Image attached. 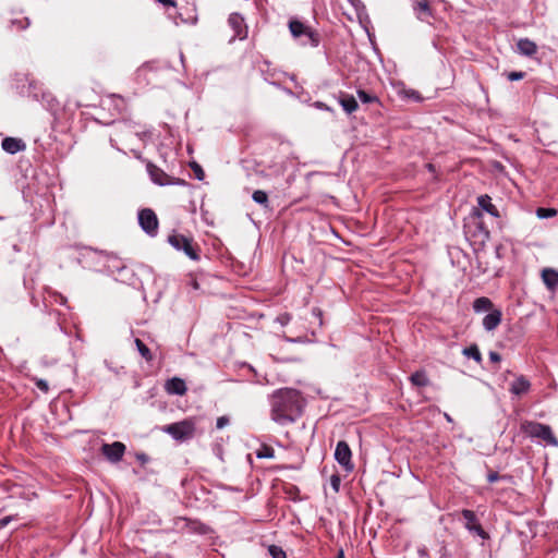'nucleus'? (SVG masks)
<instances>
[{
    "instance_id": "obj_1",
    "label": "nucleus",
    "mask_w": 558,
    "mask_h": 558,
    "mask_svg": "<svg viewBox=\"0 0 558 558\" xmlns=\"http://www.w3.org/2000/svg\"><path fill=\"white\" fill-rule=\"evenodd\" d=\"M305 400L293 388H280L270 396V417L279 425L296 422L303 413Z\"/></svg>"
},
{
    "instance_id": "obj_2",
    "label": "nucleus",
    "mask_w": 558,
    "mask_h": 558,
    "mask_svg": "<svg viewBox=\"0 0 558 558\" xmlns=\"http://www.w3.org/2000/svg\"><path fill=\"white\" fill-rule=\"evenodd\" d=\"M520 429L523 434L531 438H537L549 446H558V438L554 435L549 425L525 420L521 423Z\"/></svg>"
},
{
    "instance_id": "obj_3",
    "label": "nucleus",
    "mask_w": 558,
    "mask_h": 558,
    "mask_svg": "<svg viewBox=\"0 0 558 558\" xmlns=\"http://www.w3.org/2000/svg\"><path fill=\"white\" fill-rule=\"evenodd\" d=\"M168 243L177 251H182L192 260L201 259V246L192 236L173 231L168 235Z\"/></svg>"
},
{
    "instance_id": "obj_4",
    "label": "nucleus",
    "mask_w": 558,
    "mask_h": 558,
    "mask_svg": "<svg viewBox=\"0 0 558 558\" xmlns=\"http://www.w3.org/2000/svg\"><path fill=\"white\" fill-rule=\"evenodd\" d=\"M161 429L169 434L174 440L183 442L195 436L196 425L193 418H185L180 422L165 425Z\"/></svg>"
},
{
    "instance_id": "obj_5",
    "label": "nucleus",
    "mask_w": 558,
    "mask_h": 558,
    "mask_svg": "<svg viewBox=\"0 0 558 558\" xmlns=\"http://www.w3.org/2000/svg\"><path fill=\"white\" fill-rule=\"evenodd\" d=\"M289 28L294 38L301 39L302 45L317 47L320 43V36L318 32L305 25L299 20H291L289 22Z\"/></svg>"
},
{
    "instance_id": "obj_6",
    "label": "nucleus",
    "mask_w": 558,
    "mask_h": 558,
    "mask_svg": "<svg viewBox=\"0 0 558 558\" xmlns=\"http://www.w3.org/2000/svg\"><path fill=\"white\" fill-rule=\"evenodd\" d=\"M147 172L155 184L165 185H186V181L180 178H173L167 174L162 169L156 165L148 162Z\"/></svg>"
},
{
    "instance_id": "obj_7",
    "label": "nucleus",
    "mask_w": 558,
    "mask_h": 558,
    "mask_svg": "<svg viewBox=\"0 0 558 558\" xmlns=\"http://www.w3.org/2000/svg\"><path fill=\"white\" fill-rule=\"evenodd\" d=\"M138 225L142 230L150 236L158 233L159 220L155 211L150 208H143L138 211Z\"/></svg>"
},
{
    "instance_id": "obj_8",
    "label": "nucleus",
    "mask_w": 558,
    "mask_h": 558,
    "mask_svg": "<svg viewBox=\"0 0 558 558\" xmlns=\"http://www.w3.org/2000/svg\"><path fill=\"white\" fill-rule=\"evenodd\" d=\"M461 515L463 517L465 523L464 527L472 534L477 535L482 539H488L489 534L483 529L481 525L475 512L470 509H463L461 511Z\"/></svg>"
},
{
    "instance_id": "obj_9",
    "label": "nucleus",
    "mask_w": 558,
    "mask_h": 558,
    "mask_svg": "<svg viewBox=\"0 0 558 558\" xmlns=\"http://www.w3.org/2000/svg\"><path fill=\"white\" fill-rule=\"evenodd\" d=\"M335 459L345 471H353L352 451L347 441H338L335 450Z\"/></svg>"
},
{
    "instance_id": "obj_10",
    "label": "nucleus",
    "mask_w": 558,
    "mask_h": 558,
    "mask_svg": "<svg viewBox=\"0 0 558 558\" xmlns=\"http://www.w3.org/2000/svg\"><path fill=\"white\" fill-rule=\"evenodd\" d=\"M126 447L121 441L112 444H102L100 451L102 456L111 463H118L123 459Z\"/></svg>"
},
{
    "instance_id": "obj_11",
    "label": "nucleus",
    "mask_w": 558,
    "mask_h": 558,
    "mask_svg": "<svg viewBox=\"0 0 558 558\" xmlns=\"http://www.w3.org/2000/svg\"><path fill=\"white\" fill-rule=\"evenodd\" d=\"M413 10L416 17L422 22L429 23L435 17L434 10L430 7L429 0H420L413 4Z\"/></svg>"
},
{
    "instance_id": "obj_12",
    "label": "nucleus",
    "mask_w": 558,
    "mask_h": 558,
    "mask_svg": "<svg viewBox=\"0 0 558 558\" xmlns=\"http://www.w3.org/2000/svg\"><path fill=\"white\" fill-rule=\"evenodd\" d=\"M228 23L231 26V28L234 31V36L239 37L241 39H244L247 35V29L244 23V19L239 13H232L230 14L228 19Z\"/></svg>"
},
{
    "instance_id": "obj_13",
    "label": "nucleus",
    "mask_w": 558,
    "mask_h": 558,
    "mask_svg": "<svg viewBox=\"0 0 558 558\" xmlns=\"http://www.w3.org/2000/svg\"><path fill=\"white\" fill-rule=\"evenodd\" d=\"M165 390L169 395L184 396L187 391V387L182 378L172 377L166 381Z\"/></svg>"
},
{
    "instance_id": "obj_14",
    "label": "nucleus",
    "mask_w": 558,
    "mask_h": 558,
    "mask_svg": "<svg viewBox=\"0 0 558 558\" xmlns=\"http://www.w3.org/2000/svg\"><path fill=\"white\" fill-rule=\"evenodd\" d=\"M257 69L264 80L270 84L276 83V78L279 74L278 70L274 68L268 60H262L257 62Z\"/></svg>"
},
{
    "instance_id": "obj_15",
    "label": "nucleus",
    "mask_w": 558,
    "mask_h": 558,
    "mask_svg": "<svg viewBox=\"0 0 558 558\" xmlns=\"http://www.w3.org/2000/svg\"><path fill=\"white\" fill-rule=\"evenodd\" d=\"M502 313L499 308H494L483 318V327L486 331L495 330L501 323Z\"/></svg>"
},
{
    "instance_id": "obj_16",
    "label": "nucleus",
    "mask_w": 558,
    "mask_h": 558,
    "mask_svg": "<svg viewBox=\"0 0 558 558\" xmlns=\"http://www.w3.org/2000/svg\"><path fill=\"white\" fill-rule=\"evenodd\" d=\"M1 147L4 151L14 155L19 151H23L26 145L21 138L5 137L2 140Z\"/></svg>"
},
{
    "instance_id": "obj_17",
    "label": "nucleus",
    "mask_w": 558,
    "mask_h": 558,
    "mask_svg": "<svg viewBox=\"0 0 558 558\" xmlns=\"http://www.w3.org/2000/svg\"><path fill=\"white\" fill-rule=\"evenodd\" d=\"M531 388L530 381L523 376L517 377L510 385L509 391L512 395L521 396L526 393Z\"/></svg>"
},
{
    "instance_id": "obj_18",
    "label": "nucleus",
    "mask_w": 558,
    "mask_h": 558,
    "mask_svg": "<svg viewBox=\"0 0 558 558\" xmlns=\"http://www.w3.org/2000/svg\"><path fill=\"white\" fill-rule=\"evenodd\" d=\"M517 49L522 56L533 57L537 52V45L529 38H521L517 43Z\"/></svg>"
},
{
    "instance_id": "obj_19",
    "label": "nucleus",
    "mask_w": 558,
    "mask_h": 558,
    "mask_svg": "<svg viewBox=\"0 0 558 558\" xmlns=\"http://www.w3.org/2000/svg\"><path fill=\"white\" fill-rule=\"evenodd\" d=\"M339 104L348 114L353 113L359 108V104L354 96L347 93H340Z\"/></svg>"
},
{
    "instance_id": "obj_20",
    "label": "nucleus",
    "mask_w": 558,
    "mask_h": 558,
    "mask_svg": "<svg viewBox=\"0 0 558 558\" xmlns=\"http://www.w3.org/2000/svg\"><path fill=\"white\" fill-rule=\"evenodd\" d=\"M542 279L549 290H555L558 287V271L553 268H545L542 270Z\"/></svg>"
},
{
    "instance_id": "obj_21",
    "label": "nucleus",
    "mask_w": 558,
    "mask_h": 558,
    "mask_svg": "<svg viewBox=\"0 0 558 558\" xmlns=\"http://www.w3.org/2000/svg\"><path fill=\"white\" fill-rule=\"evenodd\" d=\"M477 204L483 210H485L489 215L497 217V218L500 216L497 207L492 203V198L489 195L485 194V195L478 196Z\"/></svg>"
},
{
    "instance_id": "obj_22",
    "label": "nucleus",
    "mask_w": 558,
    "mask_h": 558,
    "mask_svg": "<svg viewBox=\"0 0 558 558\" xmlns=\"http://www.w3.org/2000/svg\"><path fill=\"white\" fill-rule=\"evenodd\" d=\"M494 308H495L494 303L492 302L490 299H488L486 296L477 298L473 302V310L476 313H482V312H486V311L490 312Z\"/></svg>"
},
{
    "instance_id": "obj_23",
    "label": "nucleus",
    "mask_w": 558,
    "mask_h": 558,
    "mask_svg": "<svg viewBox=\"0 0 558 558\" xmlns=\"http://www.w3.org/2000/svg\"><path fill=\"white\" fill-rule=\"evenodd\" d=\"M410 381L413 386H417V387H425L430 384V380L424 369L414 372L410 376Z\"/></svg>"
},
{
    "instance_id": "obj_24",
    "label": "nucleus",
    "mask_w": 558,
    "mask_h": 558,
    "mask_svg": "<svg viewBox=\"0 0 558 558\" xmlns=\"http://www.w3.org/2000/svg\"><path fill=\"white\" fill-rule=\"evenodd\" d=\"M282 492L292 501H299L301 499L300 488L294 484L284 483L282 485Z\"/></svg>"
},
{
    "instance_id": "obj_25",
    "label": "nucleus",
    "mask_w": 558,
    "mask_h": 558,
    "mask_svg": "<svg viewBox=\"0 0 558 558\" xmlns=\"http://www.w3.org/2000/svg\"><path fill=\"white\" fill-rule=\"evenodd\" d=\"M134 342H135V345L141 354V356L146 362H151L154 360V355H153L151 351L149 350V348L138 338H136Z\"/></svg>"
},
{
    "instance_id": "obj_26",
    "label": "nucleus",
    "mask_w": 558,
    "mask_h": 558,
    "mask_svg": "<svg viewBox=\"0 0 558 558\" xmlns=\"http://www.w3.org/2000/svg\"><path fill=\"white\" fill-rule=\"evenodd\" d=\"M255 454L258 459H271L275 457V449L267 444H262Z\"/></svg>"
},
{
    "instance_id": "obj_27",
    "label": "nucleus",
    "mask_w": 558,
    "mask_h": 558,
    "mask_svg": "<svg viewBox=\"0 0 558 558\" xmlns=\"http://www.w3.org/2000/svg\"><path fill=\"white\" fill-rule=\"evenodd\" d=\"M463 355L468 357H472L475 362L481 363L482 362V354L480 352V349L477 344H471L468 348H464L462 351Z\"/></svg>"
},
{
    "instance_id": "obj_28",
    "label": "nucleus",
    "mask_w": 558,
    "mask_h": 558,
    "mask_svg": "<svg viewBox=\"0 0 558 558\" xmlns=\"http://www.w3.org/2000/svg\"><path fill=\"white\" fill-rule=\"evenodd\" d=\"M252 198L255 203L263 205L265 208L269 207L268 195L265 191H262V190L254 191Z\"/></svg>"
},
{
    "instance_id": "obj_29",
    "label": "nucleus",
    "mask_w": 558,
    "mask_h": 558,
    "mask_svg": "<svg viewBox=\"0 0 558 558\" xmlns=\"http://www.w3.org/2000/svg\"><path fill=\"white\" fill-rule=\"evenodd\" d=\"M356 94H357L359 99L363 104H373V102H378L379 104L380 102L379 98L376 95L369 94V93H367L364 89H359L356 92Z\"/></svg>"
},
{
    "instance_id": "obj_30",
    "label": "nucleus",
    "mask_w": 558,
    "mask_h": 558,
    "mask_svg": "<svg viewBox=\"0 0 558 558\" xmlns=\"http://www.w3.org/2000/svg\"><path fill=\"white\" fill-rule=\"evenodd\" d=\"M557 213H558V210L555 209V208L538 207L536 209V216L539 219H546V218L555 217L557 215Z\"/></svg>"
},
{
    "instance_id": "obj_31",
    "label": "nucleus",
    "mask_w": 558,
    "mask_h": 558,
    "mask_svg": "<svg viewBox=\"0 0 558 558\" xmlns=\"http://www.w3.org/2000/svg\"><path fill=\"white\" fill-rule=\"evenodd\" d=\"M268 553L272 558H287L286 551L282 547L277 545H270L268 547Z\"/></svg>"
},
{
    "instance_id": "obj_32",
    "label": "nucleus",
    "mask_w": 558,
    "mask_h": 558,
    "mask_svg": "<svg viewBox=\"0 0 558 558\" xmlns=\"http://www.w3.org/2000/svg\"><path fill=\"white\" fill-rule=\"evenodd\" d=\"M190 167H191L192 171L194 172L195 178L199 181H203L205 178V172H204L202 166L196 161H192V162H190Z\"/></svg>"
},
{
    "instance_id": "obj_33",
    "label": "nucleus",
    "mask_w": 558,
    "mask_h": 558,
    "mask_svg": "<svg viewBox=\"0 0 558 558\" xmlns=\"http://www.w3.org/2000/svg\"><path fill=\"white\" fill-rule=\"evenodd\" d=\"M190 524L192 525V529L201 534H205L207 533L208 531V527L207 525H205L204 523L199 522V521H191L190 520Z\"/></svg>"
},
{
    "instance_id": "obj_34",
    "label": "nucleus",
    "mask_w": 558,
    "mask_h": 558,
    "mask_svg": "<svg viewBox=\"0 0 558 558\" xmlns=\"http://www.w3.org/2000/svg\"><path fill=\"white\" fill-rule=\"evenodd\" d=\"M524 77H525V72H522V71H512V72L507 73V78L510 82L520 81Z\"/></svg>"
},
{
    "instance_id": "obj_35",
    "label": "nucleus",
    "mask_w": 558,
    "mask_h": 558,
    "mask_svg": "<svg viewBox=\"0 0 558 558\" xmlns=\"http://www.w3.org/2000/svg\"><path fill=\"white\" fill-rule=\"evenodd\" d=\"M35 386L43 392L47 393L49 391V385L45 379L41 378H35L34 379Z\"/></svg>"
},
{
    "instance_id": "obj_36",
    "label": "nucleus",
    "mask_w": 558,
    "mask_h": 558,
    "mask_svg": "<svg viewBox=\"0 0 558 558\" xmlns=\"http://www.w3.org/2000/svg\"><path fill=\"white\" fill-rule=\"evenodd\" d=\"M12 24L15 25L19 29H25L29 25V20L28 17L13 20Z\"/></svg>"
},
{
    "instance_id": "obj_37",
    "label": "nucleus",
    "mask_w": 558,
    "mask_h": 558,
    "mask_svg": "<svg viewBox=\"0 0 558 558\" xmlns=\"http://www.w3.org/2000/svg\"><path fill=\"white\" fill-rule=\"evenodd\" d=\"M340 483H341V478L338 474H333L331 475L330 477V484H331V487L332 489L338 493L339 492V488H340Z\"/></svg>"
},
{
    "instance_id": "obj_38",
    "label": "nucleus",
    "mask_w": 558,
    "mask_h": 558,
    "mask_svg": "<svg viewBox=\"0 0 558 558\" xmlns=\"http://www.w3.org/2000/svg\"><path fill=\"white\" fill-rule=\"evenodd\" d=\"M229 417L228 416H220L217 418V422H216V427L218 429H221L223 428L225 426H227L229 424Z\"/></svg>"
},
{
    "instance_id": "obj_39",
    "label": "nucleus",
    "mask_w": 558,
    "mask_h": 558,
    "mask_svg": "<svg viewBox=\"0 0 558 558\" xmlns=\"http://www.w3.org/2000/svg\"><path fill=\"white\" fill-rule=\"evenodd\" d=\"M136 460L142 464H146L149 461V457L145 452H137L135 454Z\"/></svg>"
},
{
    "instance_id": "obj_40",
    "label": "nucleus",
    "mask_w": 558,
    "mask_h": 558,
    "mask_svg": "<svg viewBox=\"0 0 558 558\" xmlns=\"http://www.w3.org/2000/svg\"><path fill=\"white\" fill-rule=\"evenodd\" d=\"M291 319V315L288 314V313H284V314H281L278 316L277 320L281 324V325H287Z\"/></svg>"
},
{
    "instance_id": "obj_41",
    "label": "nucleus",
    "mask_w": 558,
    "mask_h": 558,
    "mask_svg": "<svg viewBox=\"0 0 558 558\" xmlns=\"http://www.w3.org/2000/svg\"><path fill=\"white\" fill-rule=\"evenodd\" d=\"M312 313H313V315H314L315 317H317V318H318V320H319V326H322V325H323V311H322L319 307H314V308L312 310Z\"/></svg>"
},
{
    "instance_id": "obj_42",
    "label": "nucleus",
    "mask_w": 558,
    "mask_h": 558,
    "mask_svg": "<svg viewBox=\"0 0 558 558\" xmlns=\"http://www.w3.org/2000/svg\"><path fill=\"white\" fill-rule=\"evenodd\" d=\"M499 480V474L498 472H495V471H490L488 474H487V481L488 483H495L496 481Z\"/></svg>"
},
{
    "instance_id": "obj_43",
    "label": "nucleus",
    "mask_w": 558,
    "mask_h": 558,
    "mask_svg": "<svg viewBox=\"0 0 558 558\" xmlns=\"http://www.w3.org/2000/svg\"><path fill=\"white\" fill-rule=\"evenodd\" d=\"M489 360L494 363H499L501 361V355L498 352L490 351L489 352Z\"/></svg>"
},
{
    "instance_id": "obj_44",
    "label": "nucleus",
    "mask_w": 558,
    "mask_h": 558,
    "mask_svg": "<svg viewBox=\"0 0 558 558\" xmlns=\"http://www.w3.org/2000/svg\"><path fill=\"white\" fill-rule=\"evenodd\" d=\"M407 96L410 97V98H413L415 100H420L421 99L420 94L416 90H413V89L409 90L407 93Z\"/></svg>"
},
{
    "instance_id": "obj_45",
    "label": "nucleus",
    "mask_w": 558,
    "mask_h": 558,
    "mask_svg": "<svg viewBox=\"0 0 558 558\" xmlns=\"http://www.w3.org/2000/svg\"><path fill=\"white\" fill-rule=\"evenodd\" d=\"M86 251H87V255H90V256H101L102 255V252H98L96 250L86 248Z\"/></svg>"
},
{
    "instance_id": "obj_46",
    "label": "nucleus",
    "mask_w": 558,
    "mask_h": 558,
    "mask_svg": "<svg viewBox=\"0 0 558 558\" xmlns=\"http://www.w3.org/2000/svg\"><path fill=\"white\" fill-rule=\"evenodd\" d=\"M425 168H426L429 172H432V173H434V174L436 173V167H435V165H434V163L428 162V163H426V165H425Z\"/></svg>"
},
{
    "instance_id": "obj_47",
    "label": "nucleus",
    "mask_w": 558,
    "mask_h": 558,
    "mask_svg": "<svg viewBox=\"0 0 558 558\" xmlns=\"http://www.w3.org/2000/svg\"><path fill=\"white\" fill-rule=\"evenodd\" d=\"M11 521V518L10 517H5L3 519L0 520V526L1 527H4L8 525V523Z\"/></svg>"
},
{
    "instance_id": "obj_48",
    "label": "nucleus",
    "mask_w": 558,
    "mask_h": 558,
    "mask_svg": "<svg viewBox=\"0 0 558 558\" xmlns=\"http://www.w3.org/2000/svg\"><path fill=\"white\" fill-rule=\"evenodd\" d=\"M181 21H182L183 23H191V24H195V23L197 22V17H196V16H193V17H191V19H189V20H185V19L181 17Z\"/></svg>"
},
{
    "instance_id": "obj_49",
    "label": "nucleus",
    "mask_w": 558,
    "mask_h": 558,
    "mask_svg": "<svg viewBox=\"0 0 558 558\" xmlns=\"http://www.w3.org/2000/svg\"><path fill=\"white\" fill-rule=\"evenodd\" d=\"M315 105L319 109L330 110L329 107L327 105H325L324 102L317 101Z\"/></svg>"
},
{
    "instance_id": "obj_50",
    "label": "nucleus",
    "mask_w": 558,
    "mask_h": 558,
    "mask_svg": "<svg viewBox=\"0 0 558 558\" xmlns=\"http://www.w3.org/2000/svg\"><path fill=\"white\" fill-rule=\"evenodd\" d=\"M335 558H344V554H343V550L340 549L338 555L335 557Z\"/></svg>"
},
{
    "instance_id": "obj_51",
    "label": "nucleus",
    "mask_w": 558,
    "mask_h": 558,
    "mask_svg": "<svg viewBox=\"0 0 558 558\" xmlns=\"http://www.w3.org/2000/svg\"><path fill=\"white\" fill-rule=\"evenodd\" d=\"M445 417H446V418H447V421H449V422H451V421H452V420H451V417H450L447 413H445Z\"/></svg>"
},
{
    "instance_id": "obj_52",
    "label": "nucleus",
    "mask_w": 558,
    "mask_h": 558,
    "mask_svg": "<svg viewBox=\"0 0 558 558\" xmlns=\"http://www.w3.org/2000/svg\"><path fill=\"white\" fill-rule=\"evenodd\" d=\"M193 287H194L195 289H197V288H198V283H197L196 281H194Z\"/></svg>"
}]
</instances>
